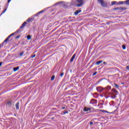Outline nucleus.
Listing matches in <instances>:
<instances>
[{"label":"nucleus","mask_w":129,"mask_h":129,"mask_svg":"<svg viewBox=\"0 0 129 129\" xmlns=\"http://www.w3.org/2000/svg\"><path fill=\"white\" fill-rule=\"evenodd\" d=\"M98 2L100 4L101 6L102 7H103L104 8H105L107 7V3H105L103 0H97Z\"/></svg>","instance_id":"obj_1"},{"label":"nucleus","mask_w":129,"mask_h":129,"mask_svg":"<svg viewBox=\"0 0 129 129\" xmlns=\"http://www.w3.org/2000/svg\"><path fill=\"white\" fill-rule=\"evenodd\" d=\"M77 2L79 3V4L77 5V7H78V8H79V7H82V6L84 5V2L83 0H77Z\"/></svg>","instance_id":"obj_2"},{"label":"nucleus","mask_w":129,"mask_h":129,"mask_svg":"<svg viewBox=\"0 0 129 129\" xmlns=\"http://www.w3.org/2000/svg\"><path fill=\"white\" fill-rule=\"evenodd\" d=\"M113 10H115V11L116 10H122V11H125L126 10V8L125 7H117L115 8H114Z\"/></svg>","instance_id":"obj_3"},{"label":"nucleus","mask_w":129,"mask_h":129,"mask_svg":"<svg viewBox=\"0 0 129 129\" xmlns=\"http://www.w3.org/2000/svg\"><path fill=\"white\" fill-rule=\"evenodd\" d=\"M90 103L91 104H96V103H97V100L94 99H91Z\"/></svg>","instance_id":"obj_4"},{"label":"nucleus","mask_w":129,"mask_h":129,"mask_svg":"<svg viewBox=\"0 0 129 129\" xmlns=\"http://www.w3.org/2000/svg\"><path fill=\"white\" fill-rule=\"evenodd\" d=\"M110 94H111V98H113V99L116 98V95L114 94V93H110Z\"/></svg>","instance_id":"obj_5"},{"label":"nucleus","mask_w":129,"mask_h":129,"mask_svg":"<svg viewBox=\"0 0 129 129\" xmlns=\"http://www.w3.org/2000/svg\"><path fill=\"white\" fill-rule=\"evenodd\" d=\"M28 23H27L26 22H24L22 26H20V29H23V28H25V27L26 26V25H27Z\"/></svg>","instance_id":"obj_6"},{"label":"nucleus","mask_w":129,"mask_h":129,"mask_svg":"<svg viewBox=\"0 0 129 129\" xmlns=\"http://www.w3.org/2000/svg\"><path fill=\"white\" fill-rule=\"evenodd\" d=\"M76 56V54H74L73 56L72 57V58L70 59V62H73L74 59H75V57Z\"/></svg>","instance_id":"obj_7"},{"label":"nucleus","mask_w":129,"mask_h":129,"mask_svg":"<svg viewBox=\"0 0 129 129\" xmlns=\"http://www.w3.org/2000/svg\"><path fill=\"white\" fill-rule=\"evenodd\" d=\"M112 91L114 93L115 95H117V91L115 89H112Z\"/></svg>","instance_id":"obj_8"},{"label":"nucleus","mask_w":129,"mask_h":129,"mask_svg":"<svg viewBox=\"0 0 129 129\" xmlns=\"http://www.w3.org/2000/svg\"><path fill=\"white\" fill-rule=\"evenodd\" d=\"M19 105H20V102H18L16 104V108L17 110H19Z\"/></svg>","instance_id":"obj_9"},{"label":"nucleus","mask_w":129,"mask_h":129,"mask_svg":"<svg viewBox=\"0 0 129 129\" xmlns=\"http://www.w3.org/2000/svg\"><path fill=\"white\" fill-rule=\"evenodd\" d=\"M61 4H64V2H59L58 3H56L53 5V7L55 6H58V5H61Z\"/></svg>","instance_id":"obj_10"},{"label":"nucleus","mask_w":129,"mask_h":129,"mask_svg":"<svg viewBox=\"0 0 129 129\" xmlns=\"http://www.w3.org/2000/svg\"><path fill=\"white\" fill-rule=\"evenodd\" d=\"M44 12H45V11L42 10V11L37 13L36 14H35L36 17H38V16H39V15H40V14H42V13H44Z\"/></svg>","instance_id":"obj_11"},{"label":"nucleus","mask_w":129,"mask_h":129,"mask_svg":"<svg viewBox=\"0 0 129 129\" xmlns=\"http://www.w3.org/2000/svg\"><path fill=\"white\" fill-rule=\"evenodd\" d=\"M19 68H20L19 67L14 68H13V71H14V72H16V71H18V70H19Z\"/></svg>","instance_id":"obj_12"},{"label":"nucleus","mask_w":129,"mask_h":129,"mask_svg":"<svg viewBox=\"0 0 129 129\" xmlns=\"http://www.w3.org/2000/svg\"><path fill=\"white\" fill-rule=\"evenodd\" d=\"M79 13H81V10H77L75 12V15L76 16H77V15H78V14H79Z\"/></svg>","instance_id":"obj_13"},{"label":"nucleus","mask_w":129,"mask_h":129,"mask_svg":"<svg viewBox=\"0 0 129 129\" xmlns=\"http://www.w3.org/2000/svg\"><path fill=\"white\" fill-rule=\"evenodd\" d=\"M97 90L99 92H101V91H102L103 89L101 87H99V88H97Z\"/></svg>","instance_id":"obj_14"},{"label":"nucleus","mask_w":129,"mask_h":129,"mask_svg":"<svg viewBox=\"0 0 129 129\" xmlns=\"http://www.w3.org/2000/svg\"><path fill=\"white\" fill-rule=\"evenodd\" d=\"M90 109H91L90 108L85 107L84 108L83 110H84V111H88V110H90Z\"/></svg>","instance_id":"obj_15"},{"label":"nucleus","mask_w":129,"mask_h":129,"mask_svg":"<svg viewBox=\"0 0 129 129\" xmlns=\"http://www.w3.org/2000/svg\"><path fill=\"white\" fill-rule=\"evenodd\" d=\"M12 103L13 102H12V101H10L7 102V104L8 105V106H10V107H11V106L12 105Z\"/></svg>","instance_id":"obj_16"},{"label":"nucleus","mask_w":129,"mask_h":129,"mask_svg":"<svg viewBox=\"0 0 129 129\" xmlns=\"http://www.w3.org/2000/svg\"><path fill=\"white\" fill-rule=\"evenodd\" d=\"M9 39H10V38H9V37H8L4 41V42L3 43V45H4V44H5V43H7V42H8V41H9Z\"/></svg>","instance_id":"obj_17"},{"label":"nucleus","mask_w":129,"mask_h":129,"mask_svg":"<svg viewBox=\"0 0 129 129\" xmlns=\"http://www.w3.org/2000/svg\"><path fill=\"white\" fill-rule=\"evenodd\" d=\"M33 19L32 18H28V20H27V22L28 23H30V22H32Z\"/></svg>","instance_id":"obj_18"},{"label":"nucleus","mask_w":129,"mask_h":129,"mask_svg":"<svg viewBox=\"0 0 129 129\" xmlns=\"http://www.w3.org/2000/svg\"><path fill=\"white\" fill-rule=\"evenodd\" d=\"M100 63H102V60H99V61H97V62L96 63V64L97 65H99V64H100Z\"/></svg>","instance_id":"obj_19"},{"label":"nucleus","mask_w":129,"mask_h":129,"mask_svg":"<svg viewBox=\"0 0 129 129\" xmlns=\"http://www.w3.org/2000/svg\"><path fill=\"white\" fill-rule=\"evenodd\" d=\"M106 89H107V90H110L111 89V87L108 86Z\"/></svg>","instance_id":"obj_20"},{"label":"nucleus","mask_w":129,"mask_h":129,"mask_svg":"<svg viewBox=\"0 0 129 129\" xmlns=\"http://www.w3.org/2000/svg\"><path fill=\"white\" fill-rule=\"evenodd\" d=\"M124 3L127 5V6H129V0H126Z\"/></svg>","instance_id":"obj_21"},{"label":"nucleus","mask_w":129,"mask_h":129,"mask_svg":"<svg viewBox=\"0 0 129 129\" xmlns=\"http://www.w3.org/2000/svg\"><path fill=\"white\" fill-rule=\"evenodd\" d=\"M54 79H55V76H52L51 78V79H50V80L51 81H53V80H54Z\"/></svg>","instance_id":"obj_22"},{"label":"nucleus","mask_w":129,"mask_h":129,"mask_svg":"<svg viewBox=\"0 0 129 129\" xmlns=\"http://www.w3.org/2000/svg\"><path fill=\"white\" fill-rule=\"evenodd\" d=\"M7 11V8L2 12V13L1 14V16H2V15H3V14H5V13H6V12Z\"/></svg>","instance_id":"obj_23"},{"label":"nucleus","mask_w":129,"mask_h":129,"mask_svg":"<svg viewBox=\"0 0 129 129\" xmlns=\"http://www.w3.org/2000/svg\"><path fill=\"white\" fill-rule=\"evenodd\" d=\"M116 4V2L113 1L111 2L112 6H113V5H115Z\"/></svg>","instance_id":"obj_24"},{"label":"nucleus","mask_w":129,"mask_h":129,"mask_svg":"<svg viewBox=\"0 0 129 129\" xmlns=\"http://www.w3.org/2000/svg\"><path fill=\"white\" fill-rule=\"evenodd\" d=\"M27 40H31V35H27Z\"/></svg>","instance_id":"obj_25"},{"label":"nucleus","mask_w":129,"mask_h":129,"mask_svg":"<svg viewBox=\"0 0 129 129\" xmlns=\"http://www.w3.org/2000/svg\"><path fill=\"white\" fill-rule=\"evenodd\" d=\"M14 35H15V33H12V34H11L10 35H9V36H8V38H10L11 37H12V36H14Z\"/></svg>","instance_id":"obj_26"},{"label":"nucleus","mask_w":129,"mask_h":129,"mask_svg":"<svg viewBox=\"0 0 129 129\" xmlns=\"http://www.w3.org/2000/svg\"><path fill=\"white\" fill-rule=\"evenodd\" d=\"M66 113H68V111L67 110L64 111L63 112V114H66Z\"/></svg>","instance_id":"obj_27"},{"label":"nucleus","mask_w":129,"mask_h":129,"mask_svg":"<svg viewBox=\"0 0 129 129\" xmlns=\"http://www.w3.org/2000/svg\"><path fill=\"white\" fill-rule=\"evenodd\" d=\"M114 85L116 87V88H118V87H119V86L116 84H114Z\"/></svg>","instance_id":"obj_28"},{"label":"nucleus","mask_w":129,"mask_h":129,"mask_svg":"<svg viewBox=\"0 0 129 129\" xmlns=\"http://www.w3.org/2000/svg\"><path fill=\"white\" fill-rule=\"evenodd\" d=\"M123 50H125V45H122V46Z\"/></svg>","instance_id":"obj_29"},{"label":"nucleus","mask_w":129,"mask_h":129,"mask_svg":"<svg viewBox=\"0 0 129 129\" xmlns=\"http://www.w3.org/2000/svg\"><path fill=\"white\" fill-rule=\"evenodd\" d=\"M23 55H24V52H21L20 53V56H22Z\"/></svg>","instance_id":"obj_30"},{"label":"nucleus","mask_w":129,"mask_h":129,"mask_svg":"<svg viewBox=\"0 0 129 129\" xmlns=\"http://www.w3.org/2000/svg\"><path fill=\"white\" fill-rule=\"evenodd\" d=\"M63 75H64V73H61L60 74V77H62L63 76Z\"/></svg>","instance_id":"obj_31"},{"label":"nucleus","mask_w":129,"mask_h":129,"mask_svg":"<svg viewBox=\"0 0 129 129\" xmlns=\"http://www.w3.org/2000/svg\"><path fill=\"white\" fill-rule=\"evenodd\" d=\"M123 4V2H119V5H122Z\"/></svg>","instance_id":"obj_32"},{"label":"nucleus","mask_w":129,"mask_h":129,"mask_svg":"<svg viewBox=\"0 0 129 129\" xmlns=\"http://www.w3.org/2000/svg\"><path fill=\"white\" fill-rule=\"evenodd\" d=\"M36 57V54H34L32 56H31V58H35Z\"/></svg>","instance_id":"obj_33"},{"label":"nucleus","mask_w":129,"mask_h":129,"mask_svg":"<svg viewBox=\"0 0 129 129\" xmlns=\"http://www.w3.org/2000/svg\"><path fill=\"white\" fill-rule=\"evenodd\" d=\"M20 37H21L20 35H18L17 36H16V39H19V38H20Z\"/></svg>","instance_id":"obj_34"},{"label":"nucleus","mask_w":129,"mask_h":129,"mask_svg":"<svg viewBox=\"0 0 129 129\" xmlns=\"http://www.w3.org/2000/svg\"><path fill=\"white\" fill-rule=\"evenodd\" d=\"M104 97H105V98H108V97H109V96H107L106 95H104Z\"/></svg>","instance_id":"obj_35"},{"label":"nucleus","mask_w":129,"mask_h":129,"mask_svg":"<svg viewBox=\"0 0 129 129\" xmlns=\"http://www.w3.org/2000/svg\"><path fill=\"white\" fill-rule=\"evenodd\" d=\"M126 69H127V70L129 71V66H126Z\"/></svg>","instance_id":"obj_36"},{"label":"nucleus","mask_w":129,"mask_h":129,"mask_svg":"<svg viewBox=\"0 0 129 129\" xmlns=\"http://www.w3.org/2000/svg\"><path fill=\"white\" fill-rule=\"evenodd\" d=\"M97 73L96 72H95V73H93V76H94L96 74H97Z\"/></svg>","instance_id":"obj_37"},{"label":"nucleus","mask_w":129,"mask_h":129,"mask_svg":"<svg viewBox=\"0 0 129 129\" xmlns=\"http://www.w3.org/2000/svg\"><path fill=\"white\" fill-rule=\"evenodd\" d=\"M2 65H3V62H0V67H2Z\"/></svg>","instance_id":"obj_38"},{"label":"nucleus","mask_w":129,"mask_h":129,"mask_svg":"<svg viewBox=\"0 0 129 129\" xmlns=\"http://www.w3.org/2000/svg\"><path fill=\"white\" fill-rule=\"evenodd\" d=\"M62 7H67V5H65V4H63L62 5Z\"/></svg>","instance_id":"obj_39"},{"label":"nucleus","mask_w":129,"mask_h":129,"mask_svg":"<svg viewBox=\"0 0 129 129\" xmlns=\"http://www.w3.org/2000/svg\"><path fill=\"white\" fill-rule=\"evenodd\" d=\"M90 124L92 125L93 124V122H90Z\"/></svg>","instance_id":"obj_40"},{"label":"nucleus","mask_w":129,"mask_h":129,"mask_svg":"<svg viewBox=\"0 0 129 129\" xmlns=\"http://www.w3.org/2000/svg\"><path fill=\"white\" fill-rule=\"evenodd\" d=\"M11 1H12V0H8V4L10 3H11Z\"/></svg>","instance_id":"obj_41"},{"label":"nucleus","mask_w":129,"mask_h":129,"mask_svg":"<svg viewBox=\"0 0 129 129\" xmlns=\"http://www.w3.org/2000/svg\"><path fill=\"white\" fill-rule=\"evenodd\" d=\"M18 32H21V31H20V30H18L16 31V33H18Z\"/></svg>","instance_id":"obj_42"},{"label":"nucleus","mask_w":129,"mask_h":129,"mask_svg":"<svg viewBox=\"0 0 129 129\" xmlns=\"http://www.w3.org/2000/svg\"><path fill=\"white\" fill-rule=\"evenodd\" d=\"M101 81V80L98 81H97L98 83H99V82H100Z\"/></svg>","instance_id":"obj_43"},{"label":"nucleus","mask_w":129,"mask_h":129,"mask_svg":"<svg viewBox=\"0 0 129 129\" xmlns=\"http://www.w3.org/2000/svg\"><path fill=\"white\" fill-rule=\"evenodd\" d=\"M64 108H65V107H63L62 108V109H64Z\"/></svg>","instance_id":"obj_44"},{"label":"nucleus","mask_w":129,"mask_h":129,"mask_svg":"<svg viewBox=\"0 0 129 129\" xmlns=\"http://www.w3.org/2000/svg\"><path fill=\"white\" fill-rule=\"evenodd\" d=\"M3 44H1V45H0V48H1V46H3Z\"/></svg>","instance_id":"obj_45"},{"label":"nucleus","mask_w":129,"mask_h":129,"mask_svg":"<svg viewBox=\"0 0 129 129\" xmlns=\"http://www.w3.org/2000/svg\"><path fill=\"white\" fill-rule=\"evenodd\" d=\"M106 62H103V64H106Z\"/></svg>","instance_id":"obj_46"},{"label":"nucleus","mask_w":129,"mask_h":129,"mask_svg":"<svg viewBox=\"0 0 129 129\" xmlns=\"http://www.w3.org/2000/svg\"><path fill=\"white\" fill-rule=\"evenodd\" d=\"M14 115H15V116H17V115H16V114H15Z\"/></svg>","instance_id":"obj_47"},{"label":"nucleus","mask_w":129,"mask_h":129,"mask_svg":"<svg viewBox=\"0 0 129 129\" xmlns=\"http://www.w3.org/2000/svg\"><path fill=\"white\" fill-rule=\"evenodd\" d=\"M54 117H52V118H51V119H54Z\"/></svg>","instance_id":"obj_48"},{"label":"nucleus","mask_w":129,"mask_h":129,"mask_svg":"<svg viewBox=\"0 0 129 129\" xmlns=\"http://www.w3.org/2000/svg\"><path fill=\"white\" fill-rule=\"evenodd\" d=\"M11 41H12V40H10V41H9V42H11Z\"/></svg>","instance_id":"obj_49"},{"label":"nucleus","mask_w":129,"mask_h":129,"mask_svg":"<svg viewBox=\"0 0 129 129\" xmlns=\"http://www.w3.org/2000/svg\"><path fill=\"white\" fill-rule=\"evenodd\" d=\"M107 24H108V22H107Z\"/></svg>","instance_id":"obj_50"},{"label":"nucleus","mask_w":129,"mask_h":129,"mask_svg":"<svg viewBox=\"0 0 129 129\" xmlns=\"http://www.w3.org/2000/svg\"><path fill=\"white\" fill-rule=\"evenodd\" d=\"M122 84H123V83H122Z\"/></svg>","instance_id":"obj_51"},{"label":"nucleus","mask_w":129,"mask_h":129,"mask_svg":"<svg viewBox=\"0 0 129 129\" xmlns=\"http://www.w3.org/2000/svg\"><path fill=\"white\" fill-rule=\"evenodd\" d=\"M101 96H102V97L103 96H102V95H101Z\"/></svg>","instance_id":"obj_52"}]
</instances>
